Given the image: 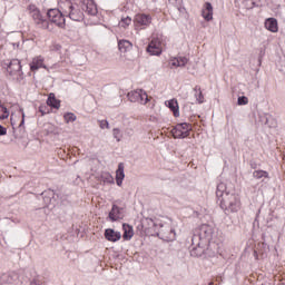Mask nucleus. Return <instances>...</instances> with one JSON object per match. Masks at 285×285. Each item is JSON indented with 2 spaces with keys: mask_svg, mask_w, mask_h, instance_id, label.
Wrapping results in <instances>:
<instances>
[{
  "mask_svg": "<svg viewBox=\"0 0 285 285\" xmlns=\"http://www.w3.org/2000/svg\"><path fill=\"white\" fill-rule=\"evenodd\" d=\"M100 128L104 130L105 128H110V125L108 124V120H101L100 121Z\"/></svg>",
  "mask_w": 285,
  "mask_h": 285,
  "instance_id": "37",
  "label": "nucleus"
},
{
  "mask_svg": "<svg viewBox=\"0 0 285 285\" xmlns=\"http://www.w3.org/2000/svg\"><path fill=\"white\" fill-rule=\"evenodd\" d=\"M202 14L205 21H213V4L210 2L205 3Z\"/></svg>",
  "mask_w": 285,
  "mask_h": 285,
  "instance_id": "16",
  "label": "nucleus"
},
{
  "mask_svg": "<svg viewBox=\"0 0 285 285\" xmlns=\"http://www.w3.org/2000/svg\"><path fill=\"white\" fill-rule=\"evenodd\" d=\"M7 72H9L10 77H21V75H23V71H21V60L12 59L7 65Z\"/></svg>",
  "mask_w": 285,
  "mask_h": 285,
  "instance_id": "7",
  "label": "nucleus"
},
{
  "mask_svg": "<svg viewBox=\"0 0 285 285\" xmlns=\"http://www.w3.org/2000/svg\"><path fill=\"white\" fill-rule=\"evenodd\" d=\"M108 179H109V183L111 181L112 184H115V181L112 180V176L108 175Z\"/></svg>",
  "mask_w": 285,
  "mask_h": 285,
  "instance_id": "43",
  "label": "nucleus"
},
{
  "mask_svg": "<svg viewBox=\"0 0 285 285\" xmlns=\"http://www.w3.org/2000/svg\"><path fill=\"white\" fill-rule=\"evenodd\" d=\"M39 68H46V65H43V57L38 56L32 59L30 63V70L35 72L36 70H39Z\"/></svg>",
  "mask_w": 285,
  "mask_h": 285,
  "instance_id": "17",
  "label": "nucleus"
},
{
  "mask_svg": "<svg viewBox=\"0 0 285 285\" xmlns=\"http://www.w3.org/2000/svg\"><path fill=\"white\" fill-rule=\"evenodd\" d=\"M249 166L250 168H253L254 170L257 169V163L255 160H250L249 161Z\"/></svg>",
  "mask_w": 285,
  "mask_h": 285,
  "instance_id": "40",
  "label": "nucleus"
},
{
  "mask_svg": "<svg viewBox=\"0 0 285 285\" xmlns=\"http://www.w3.org/2000/svg\"><path fill=\"white\" fill-rule=\"evenodd\" d=\"M160 227H163L164 225L163 224H159Z\"/></svg>",
  "mask_w": 285,
  "mask_h": 285,
  "instance_id": "46",
  "label": "nucleus"
},
{
  "mask_svg": "<svg viewBox=\"0 0 285 285\" xmlns=\"http://www.w3.org/2000/svg\"><path fill=\"white\" fill-rule=\"evenodd\" d=\"M118 49L121 52H130V50H132V42H130L129 40H119Z\"/></svg>",
  "mask_w": 285,
  "mask_h": 285,
  "instance_id": "21",
  "label": "nucleus"
},
{
  "mask_svg": "<svg viewBox=\"0 0 285 285\" xmlns=\"http://www.w3.org/2000/svg\"><path fill=\"white\" fill-rule=\"evenodd\" d=\"M19 284V275L17 274H2L0 276V285H17Z\"/></svg>",
  "mask_w": 285,
  "mask_h": 285,
  "instance_id": "11",
  "label": "nucleus"
},
{
  "mask_svg": "<svg viewBox=\"0 0 285 285\" xmlns=\"http://www.w3.org/2000/svg\"><path fill=\"white\" fill-rule=\"evenodd\" d=\"M265 28L266 30H269V32H277V19L268 18L265 21Z\"/></svg>",
  "mask_w": 285,
  "mask_h": 285,
  "instance_id": "22",
  "label": "nucleus"
},
{
  "mask_svg": "<svg viewBox=\"0 0 285 285\" xmlns=\"http://www.w3.org/2000/svg\"><path fill=\"white\" fill-rule=\"evenodd\" d=\"M85 12H87V14H89L90 17H96L98 10H97V4H95V2H88L85 8H83Z\"/></svg>",
  "mask_w": 285,
  "mask_h": 285,
  "instance_id": "23",
  "label": "nucleus"
},
{
  "mask_svg": "<svg viewBox=\"0 0 285 285\" xmlns=\"http://www.w3.org/2000/svg\"><path fill=\"white\" fill-rule=\"evenodd\" d=\"M208 285H214L213 282H209Z\"/></svg>",
  "mask_w": 285,
  "mask_h": 285,
  "instance_id": "45",
  "label": "nucleus"
},
{
  "mask_svg": "<svg viewBox=\"0 0 285 285\" xmlns=\"http://www.w3.org/2000/svg\"><path fill=\"white\" fill-rule=\"evenodd\" d=\"M105 239H107V242H119V239H121V233L120 232H115V229L112 228H107L105 229Z\"/></svg>",
  "mask_w": 285,
  "mask_h": 285,
  "instance_id": "12",
  "label": "nucleus"
},
{
  "mask_svg": "<svg viewBox=\"0 0 285 285\" xmlns=\"http://www.w3.org/2000/svg\"><path fill=\"white\" fill-rule=\"evenodd\" d=\"M194 97L196 98V101L198 102V104H204V94L202 92V87H199V86H196L195 88H194Z\"/></svg>",
  "mask_w": 285,
  "mask_h": 285,
  "instance_id": "24",
  "label": "nucleus"
},
{
  "mask_svg": "<svg viewBox=\"0 0 285 285\" xmlns=\"http://www.w3.org/2000/svg\"><path fill=\"white\" fill-rule=\"evenodd\" d=\"M132 23V19L130 17L122 18L119 22L120 28H128Z\"/></svg>",
  "mask_w": 285,
  "mask_h": 285,
  "instance_id": "27",
  "label": "nucleus"
},
{
  "mask_svg": "<svg viewBox=\"0 0 285 285\" xmlns=\"http://www.w3.org/2000/svg\"><path fill=\"white\" fill-rule=\"evenodd\" d=\"M210 239H213V227H210V225L203 224L195 230L191 242L194 245L195 242H202L205 245L217 246L215 244H210Z\"/></svg>",
  "mask_w": 285,
  "mask_h": 285,
  "instance_id": "3",
  "label": "nucleus"
},
{
  "mask_svg": "<svg viewBox=\"0 0 285 285\" xmlns=\"http://www.w3.org/2000/svg\"><path fill=\"white\" fill-rule=\"evenodd\" d=\"M253 177L255 179H262L263 177H265V179H268V171H266V170H255L253 173Z\"/></svg>",
  "mask_w": 285,
  "mask_h": 285,
  "instance_id": "25",
  "label": "nucleus"
},
{
  "mask_svg": "<svg viewBox=\"0 0 285 285\" xmlns=\"http://www.w3.org/2000/svg\"><path fill=\"white\" fill-rule=\"evenodd\" d=\"M67 14L71 21H83V11L78 7L70 4Z\"/></svg>",
  "mask_w": 285,
  "mask_h": 285,
  "instance_id": "9",
  "label": "nucleus"
},
{
  "mask_svg": "<svg viewBox=\"0 0 285 285\" xmlns=\"http://www.w3.org/2000/svg\"><path fill=\"white\" fill-rule=\"evenodd\" d=\"M145 222L148 224V228H154V230H157V226H159V224H157V220L153 218H146Z\"/></svg>",
  "mask_w": 285,
  "mask_h": 285,
  "instance_id": "29",
  "label": "nucleus"
},
{
  "mask_svg": "<svg viewBox=\"0 0 285 285\" xmlns=\"http://www.w3.org/2000/svg\"><path fill=\"white\" fill-rule=\"evenodd\" d=\"M13 48H19V42L13 43Z\"/></svg>",
  "mask_w": 285,
  "mask_h": 285,
  "instance_id": "44",
  "label": "nucleus"
},
{
  "mask_svg": "<svg viewBox=\"0 0 285 285\" xmlns=\"http://www.w3.org/2000/svg\"><path fill=\"white\" fill-rule=\"evenodd\" d=\"M178 63H179V68H184L186 66V63H188V58L178 57Z\"/></svg>",
  "mask_w": 285,
  "mask_h": 285,
  "instance_id": "34",
  "label": "nucleus"
},
{
  "mask_svg": "<svg viewBox=\"0 0 285 285\" xmlns=\"http://www.w3.org/2000/svg\"><path fill=\"white\" fill-rule=\"evenodd\" d=\"M171 66H175L176 68H179V58H174L171 60Z\"/></svg>",
  "mask_w": 285,
  "mask_h": 285,
  "instance_id": "39",
  "label": "nucleus"
},
{
  "mask_svg": "<svg viewBox=\"0 0 285 285\" xmlns=\"http://www.w3.org/2000/svg\"><path fill=\"white\" fill-rule=\"evenodd\" d=\"M193 130V126L188 122H179L171 129V135L174 139H186V137H190V131Z\"/></svg>",
  "mask_w": 285,
  "mask_h": 285,
  "instance_id": "5",
  "label": "nucleus"
},
{
  "mask_svg": "<svg viewBox=\"0 0 285 285\" xmlns=\"http://www.w3.org/2000/svg\"><path fill=\"white\" fill-rule=\"evenodd\" d=\"M210 248H213V245L204 244L202 240H197L195 244H193L191 240L190 255L191 257H204V255L215 257L216 252L210 254Z\"/></svg>",
  "mask_w": 285,
  "mask_h": 285,
  "instance_id": "4",
  "label": "nucleus"
},
{
  "mask_svg": "<svg viewBox=\"0 0 285 285\" xmlns=\"http://www.w3.org/2000/svg\"><path fill=\"white\" fill-rule=\"evenodd\" d=\"M39 112H41V116L48 115L50 112V109L48 108V105H40Z\"/></svg>",
  "mask_w": 285,
  "mask_h": 285,
  "instance_id": "32",
  "label": "nucleus"
},
{
  "mask_svg": "<svg viewBox=\"0 0 285 285\" xmlns=\"http://www.w3.org/2000/svg\"><path fill=\"white\" fill-rule=\"evenodd\" d=\"M124 163L118 164V168L116 170V184L117 186H121L124 184V179L126 178V174L124 173Z\"/></svg>",
  "mask_w": 285,
  "mask_h": 285,
  "instance_id": "15",
  "label": "nucleus"
},
{
  "mask_svg": "<svg viewBox=\"0 0 285 285\" xmlns=\"http://www.w3.org/2000/svg\"><path fill=\"white\" fill-rule=\"evenodd\" d=\"M65 120L67 121V124H70L72 121H77V116L72 112H67L65 114Z\"/></svg>",
  "mask_w": 285,
  "mask_h": 285,
  "instance_id": "28",
  "label": "nucleus"
},
{
  "mask_svg": "<svg viewBox=\"0 0 285 285\" xmlns=\"http://www.w3.org/2000/svg\"><path fill=\"white\" fill-rule=\"evenodd\" d=\"M135 23L137 28L141 26L147 28V26H150V23H153V17H150V14L139 13L135 17Z\"/></svg>",
  "mask_w": 285,
  "mask_h": 285,
  "instance_id": "10",
  "label": "nucleus"
},
{
  "mask_svg": "<svg viewBox=\"0 0 285 285\" xmlns=\"http://www.w3.org/2000/svg\"><path fill=\"white\" fill-rule=\"evenodd\" d=\"M27 10L33 19V23L41 30H49L51 32L52 23L62 30L66 28V16L59 9H49L47 11L48 19L41 14V11L35 4H29Z\"/></svg>",
  "mask_w": 285,
  "mask_h": 285,
  "instance_id": "1",
  "label": "nucleus"
},
{
  "mask_svg": "<svg viewBox=\"0 0 285 285\" xmlns=\"http://www.w3.org/2000/svg\"><path fill=\"white\" fill-rule=\"evenodd\" d=\"M41 197L46 206H50L55 202V190L49 189L41 193Z\"/></svg>",
  "mask_w": 285,
  "mask_h": 285,
  "instance_id": "19",
  "label": "nucleus"
},
{
  "mask_svg": "<svg viewBox=\"0 0 285 285\" xmlns=\"http://www.w3.org/2000/svg\"><path fill=\"white\" fill-rule=\"evenodd\" d=\"M30 285H46V282H43L41 277L37 276L31 281Z\"/></svg>",
  "mask_w": 285,
  "mask_h": 285,
  "instance_id": "31",
  "label": "nucleus"
},
{
  "mask_svg": "<svg viewBox=\"0 0 285 285\" xmlns=\"http://www.w3.org/2000/svg\"><path fill=\"white\" fill-rule=\"evenodd\" d=\"M253 8H258L259 4L257 3V0H250Z\"/></svg>",
  "mask_w": 285,
  "mask_h": 285,
  "instance_id": "41",
  "label": "nucleus"
},
{
  "mask_svg": "<svg viewBox=\"0 0 285 285\" xmlns=\"http://www.w3.org/2000/svg\"><path fill=\"white\" fill-rule=\"evenodd\" d=\"M20 112H21L22 119L19 124V128H23V126L26 124V112H23V108H20Z\"/></svg>",
  "mask_w": 285,
  "mask_h": 285,
  "instance_id": "36",
  "label": "nucleus"
},
{
  "mask_svg": "<svg viewBox=\"0 0 285 285\" xmlns=\"http://www.w3.org/2000/svg\"><path fill=\"white\" fill-rule=\"evenodd\" d=\"M108 218L110 222H119V219H124V207H119L116 204H112L111 210L108 214Z\"/></svg>",
  "mask_w": 285,
  "mask_h": 285,
  "instance_id": "8",
  "label": "nucleus"
},
{
  "mask_svg": "<svg viewBox=\"0 0 285 285\" xmlns=\"http://www.w3.org/2000/svg\"><path fill=\"white\" fill-rule=\"evenodd\" d=\"M8 117H10V111L0 102V119H8Z\"/></svg>",
  "mask_w": 285,
  "mask_h": 285,
  "instance_id": "26",
  "label": "nucleus"
},
{
  "mask_svg": "<svg viewBox=\"0 0 285 285\" xmlns=\"http://www.w3.org/2000/svg\"><path fill=\"white\" fill-rule=\"evenodd\" d=\"M170 237H169V239H175V237H176V234H175V229H170Z\"/></svg>",
  "mask_w": 285,
  "mask_h": 285,
  "instance_id": "42",
  "label": "nucleus"
},
{
  "mask_svg": "<svg viewBox=\"0 0 285 285\" xmlns=\"http://www.w3.org/2000/svg\"><path fill=\"white\" fill-rule=\"evenodd\" d=\"M112 135L117 141H121V130L119 128H115Z\"/></svg>",
  "mask_w": 285,
  "mask_h": 285,
  "instance_id": "33",
  "label": "nucleus"
},
{
  "mask_svg": "<svg viewBox=\"0 0 285 285\" xmlns=\"http://www.w3.org/2000/svg\"><path fill=\"white\" fill-rule=\"evenodd\" d=\"M122 230H124L122 239H125V242H130L135 235V230L132 229V226L124 223Z\"/></svg>",
  "mask_w": 285,
  "mask_h": 285,
  "instance_id": "14",
  "label": "nucleus"
},
{
  "mask_svg": "<svg viewBox=\"0 0 285 285\" xmlns=\"http://www.w3.org/2000/svg\"><path fill=\"white\" fill-rule=\"evenodd\" d=\"M3 135H8V129L0 125V137H3Z\"/></svg>",
  "mask_w": 285,
  "mask_h": 285,
  "instance_id": "38",
  "label": "nucleus"
},
{
  "mask_svg": "<svg viewBox=\"0 0 285 285\" xmlns=\"http://www.w3.org/2000/svg\"><path fill=\"white\" fill-rule=\"evenodd\" d=\"M167 108L174 112V117H179V104L176 99H170L167 102H165Z\"/></svg>",
  "mask_w": 285,
  "mask_h": 285,
  "instance_id": "20",
  "label": "nucleus"
},
{
  "mask_svg": "<svg viewBox=\"0 0 285 285\" xmlns=\"http://www.w3.org/2000/svg\"><path fill=\"white\" fill-rule=\"evenodd\" d=\"M147 52H149V55L159 57V55H161V45L159 42H156L155 40H153L147 46Z\"/></svg>",
  "mask_w": 285,
  "mask_h": 285,
  "instance_id": "13",
  "label": "nucleus"
},
{
  "mask_svg": "<svg viewBox=\"0 0 285 285\" xmlns=\"http://www.w3.org/2000/svg\"><path fill=\"white\" fill-rule=\"evenodd\" d=\"M47 106L50 108H55L56 110H59L61 108V100L57 99L55 94H49L47 99Z\"/></svg>",
  "mask_w": 285,
  "mask_h": 285,
  "instance_id": "18",
  "label": "nucleus"
},
{
  "mask_svg": "<svg viewBox=\"0 0 285 285\" xmlns=\"http://www.w3.org/2000/svg\"><path fill=\"white\" fill-rule=\"evenodd\" d=\"M238 106H246L248 104V97L246 96H240L237 99Z\"/></svg>",
  "mask_w": 285,
  "mask_h": 285,
  "instance_id": "30",
  "label": "nucleus"
},
{
  "mask_svg": "<svg viewBox=\"0 0 285 285\" xmlns=\"http://www.w3.org/2000/svg\"><path fill=\"white\" fill-rule=\"evenodd\" d=\"M129 101H131L132 104H141L142 106H146V104H148L149 99H148V94H146L144 91V89H137L135 91H130L127 95Z\"/></svg>",
  "mask_w": 285,
  "mask_h": 285,
  "instance_id": "6",
  "label": "nucleus"
},
{
  "mask_svg": "<svg viewBox=\"0 0 285 285\" xmlns=\"http://www.w3.org/2000/svg\"><path fill=\"white\" fill-rule=\"evenodd\" d=\"M217 204L225 215H230V213H238L242 208V199L239 194L235 193L233 189H228V185L225 183H219L216 187Z\"/></svg>",
  "mask_w": 285,
  "mask_h": 285,
  "instance_id": "2",
  "label": "nucleus"
},
{
  "mask_svg": "<svg viewBox=\"0 0 285 285\" xmlns=\"http://www.w3.org/2000/svg\"><path fill=\"white\" fill-rule=\"evenodd\" d=\"M51 52H59L61 50V45L55 42L50 46Z\"/></svg>",
  "mask_w": 285,
  "mask_h": 285,
  "instance_id": "35",
  "label": "nucleus"
}]
</instances>
